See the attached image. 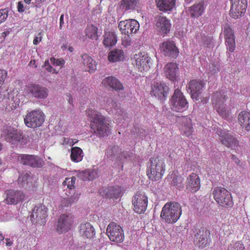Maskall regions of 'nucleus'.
Masks as SVG:
<instances>
[{"instance_id":"f257e3e1","label":"nucleus","mask_w":250,"mask_h":250,"mask_svg":"<svg viewBox=\"0 0 250 250\" xmlns=\"http://www.w3.org/2000/svg\"><path fill=\"white\" fill-rule=\"evenodd\" d=\"M182 214V207L175 202H170L166 204L163 207L161 217L167 223L173 224L179 219Z\"/></svg>"},{"instance_id":"f03ea898","label":"nucleus","mask_w":250,"mask_h":250,"mask_svg":"<svg viewBox=\"0 0 250 250\" xmlns=\"http://www.w3.org/2000/svg\"><path fill=\"white\" fill-rule=\"evenodd\" d=\"M91 127L99 137L107 136L110 132L108 121L99 113L95 112L91 116Z\"/></svg>"},{"instance_id":"7ed1b4c3","label":"nucleus","mask_w":250,"mask_h":250,"mask_svg":"<svg viewBox=\"0 0 250 250\" xmlns=\"http://www.w3.org/2000/svg\"><path fill=\"white\" fill-rule=\"evenodd\" d=\"M165 171V165L163 160L158 157L150 159L146 170L148 178L152 181L161 180Z\"/></svg>"},{"instance_id":"20e7f679","label":"nucleus","mask_w":250,"mask_h":250,"mask_svg":"<svg viewBox=\"0 0 250 250\" xmlns=\"http://www.w3.org/2000/svg\"><path fill=\"white\" fill-rule=\"evenodd\" d=\"M215 200L221 207L226 208H231L233 202L231 193L226 188L216 187L213 191Z\"/></svg>"},{"instance_id":"39448f33","label":"nucleus","mask_w":250,"mask_h":250,"mask_svg":"<svg viewBox=\"0 0 250 250\" xmlns=\"http://www.w3.org/2000/svg\"><path fill=\"white\" fill-rule=\"evenodd\" d=\"M225 95L221 93L216 92L213 95V103L218 114L227 120H229L232 118V114L229 107H226L224 105Z\"/></svg>"},{"instance_id":"423d86ee","label":"nucleus","mask_w":250,"mask_h":250,"mask_svg":"<svg viewBox=\"0 0 250 250\" xmlns=\"http://www.w3.org/2000/svg\"><path fill=\"white\" fill-rule=\"evenodd\" d=\"M170 104L172 110L183 112L188 107V102L183 93L178 89H176L171 97Z\"/></svg>"},{"instance_id":"0eeeda50","label":"nucleus","mask_w":250,"mask_h":250,"mask_svg":"<svg viewBox=\"0 0 250 250\" xmlns=\"http://www.w3.org/2000/svg\"><path fill=\"white\" fill-rule=\"evenodd\" d=\"M27 95L38 99H46L49 93V89L37 83H29L26 85Z\"/></svg>"},{"instance_id":"6e6552de","label":"nucleus","mask_w":250,"mask_h":250,"mask_svg":"<svg viewBox=\"0 0 250 250\" xmlns=\"http://www.w3.org/2000/svg\"><path fill=\"white\" fill-rule=\"evenodd\" d=\"M24 120L25 124L28 127H39L44 122V115L39 110H33L26 115Z\"/></svg>"},{"instance_id":"1a4fd4ad","label":"nucleus","mask_w":250,"mask_h":250,"mask_svg":"<svg viewBox=\"0 0 250 250\" xmlns=\"http://www.w3.org/2000/svg\"><path fill=\"white\" fill-rule=\"evenodd\" d=\"M47 208L43 204L36 205L30 215V219L32 222L41 225H44L47 217Z\"/></svg>"},{"instance_id":"9d476101","label":"nucleus","mask_w":250,"mask_h":250,"mask_svg":"<svg viewBox=\"0 0 250 250\" xmlns=\"http://www.w3.org/2000/svg\"><path fill=\"white\" fill-rule=\"evenodd\" d=\"M106 234L111 241L121 243L124 240L123 229L120 225L116 223H109L106 229Z\"/></svg>"},{"instance_id":"9b49d317","label":"nucleus","mask_w":250,"mask_h":250,"mask_svg":"<svg viewBox=\"0 0 250 250\" xmlns=\"http://www.w3.org/2000/svg\"><path fill=\"white\" fill-rule=\"evenodd\" d=\"M1 137L7 142L13 144L21 142L23 139L21 133L10 126H5L3 128L1 132Z\"/></svg>"},{"instance_id":"f8f14e48","label":"nucleus","mask_w":250,"mask_h":250,"mask_svg":"<svg viewBox=\"0 0 250 250\" xmlns=\"http://www.w3.org/2000/svg\"><path fill=\"white\" fill-rule=\"evenodd\" d=\"M4 202L8 205H17L22 202L25 198V194L20 190L9 189L5 191Z\"/></svg>"},{"instance_id":"ddd939ff","label":"nucleus","mask_w":250,"mask_h":250,"mask_svg":"<svg viewBox=\"0 0 250 250\" xmlns=\"http://www.w3.org/2000/svg\"><path fill=\"white\" fill-rule=\"evenodd\" d=\"M231 2L230 16L237 19L244 15L247 6L246 0H231Z\"/></svg>"},{"instance_id":"4468645a","label":"nucleus","mask_w":250,"mask_h":250,"mask_svg":"<svg viewBox=\"0 0 250 250\" xmlns=\"http://www.w3.org/2000/svg\"><path fill=\"white\" fill-rule=\"evenodd\" d=\"M121 33L129 35L136 33L139 29V23L135 20L130 19L121 21L118 25Z\"/></svg>"},{"instance_id":"2eb2a0df","label":"nucleus","mask_w":250,"mask_h":250,"mask_svg":"<svg viewBox=\"0 0 250 250\" xmlns=\"http://www.w3.org/2000/svg\"><path fill=\"white\" fill-rule=\"evenodd\" d=\"M147 202V197L144 193H137L132 199L134 210L139 214L143 213L146 209Z\"/></svg>"},{"instance_id":"dca6fc26","label":"nucleus","mask_w":250,"mask_h":250,"mask_svg":"<svg viewBox=\"0 0 250 250\" xmlns=\"http://www.w3.org/2000/svg\"><path fill=\"white\" fill-rule=\"evenodd\" d=\"M218 135L220 136V140L222 144L227 147L232 149H236L239 146V141L234 136L221 129L217 131Z\"/></svg>"},{"instance_id":"f3484780","label":"nucleus","mask_w":250,"mask_h":250,"mask_svg":"<svg viewBox=\"0 0 250 250\" xmlns=\"http://www.w3.org/2000/svg\"><path fill=\"white\" fill-rule=\"evenodd\" d=\"M136 66L140 72L148 70L151 64V58L147 54L140 53L134 56Z\"/></svg>"},{"instance_id":"a211bd4d","label":"nucleus","mask_w":250,"mask_h":250,"mask_svg":"<svg viewBox=\"0 0 250 250\" xmlns=\"http://www.w3.org/2000/svg\"><path fill=\"white\" fill-rule=\"evenodd\" d=\"M17 159L21 164L32 167H41L43 165L42 160L35 155L21 154L18 155Z\"/></svg>"},{"instance_id":"6ab92c4d","label":"nucleus","mask_w":250,"mask_h":250,"mask_svg":"<svg viewBox=\"0 0 250 250\" xmlns=\"http://www.w3.org/2000/svg\"><path fill=\"white\" fill-rule=\"evenodd\" d=\"M161 52L164 55L176 58L179 54V51L173 42L167 40L164 42L160 46Z\"/></svg>"},{"instance_id":"aec40b11","label":"nucleus","mask_w":250,"mask_h":250,"mask_svg":"<svg viewBox=\"0 0 250 250\" xmlns=\"http://www.w3.org/2000/svg\"><path fill=\"white\" fill-rule=\"evenodd\" d=\"M209 234L208 231L204 228L196 229L194 235L195 244L201 249L205 248L208 243Z\"/></svg>"},{"instance_id":"412c9836","label":"nucleus","mask_w":250,"mask_h":250,"mask_svg":"<svg viewBox=\"0 0 250 250\" xmlns=\"http://www.w3.org/2000/svg\"><path fill=\"white\" fill-rule=\"evenodd\" d=\"M167 90L168 87L164 83H156L152 87L151 94L163 102L166 100Z\"/></svg>"},{"instance_id":"4be33fe9","label":"nucleus","mask_w":250,"mask_h":250,"mask_svg":"<svg viewBox=\"0 0 250 250\" xmlns=\"http://www.w3.org/2000/svg\"><path fill=\"white\" fill-rule=\"evenodd\" d=\"M205 86V83L200 80H193L190 82L188 89L193 99L199 100V96L202 93Z\"/></svg>"},{"instance_id":"5701e85b","label":"nucleus","mask_w":250,"mask_h":250,"mask_svg":"<svg viewBox=\"0 0 250 250\" xmlns=\"http://www.w3.org/2000/svg\"><path fill=\"white\" fill-rule=\"evenodd\" d=\"M73 222V218L71 215L62 214L58 221L57 231L61 233L67 231L70 229Z\"/></svg>"},{"instance_id":"b1692460","label":"nucleus","mask_w":250,"mask_h":250,"mask_svg":"<svg viewBox=\"0 0 250 250\" xmlns=\"http://www.w3.org/2000/svg\"><path fill=\"white\" fill-rule=\"evenodd\" d=\"M186 187L188 190L193 192L199 189L200 188V180L197 174L192 173L188 177L186 182Z\"/></svg>"},{"instance_id":"393cba45","label":"nucleus","mask_w":250,"mask_h":250,"mask_svg":"<svg viewBox=\"0 0 250 250\" xmlns=\"http://www.w3.org/2000/svg\"><path fill=\"white\" fill-rule=\"evenodd\" d=\"M80 233L83 238L91 239L95 235L93 227L88 222L82 223L80 226Z\"/></svg>"},{"instance_id":"a878e982","label":"nucleus","mask_w":250,"mask_h":250,"mask_svg":"<svg viewBox=\"0 0 250 250\" xmlns=\"http://www.w3.org/2000/svg\"><path fill=\"white\" fill-rule=\"evenodd\" d=\"M155 22L156 28L159 32L165 34L169 31L170 23L166 17L160 16L156 18Z\"/></svg>"},{"instance_id":"bb28decb","label":"nucleus","mask_w":250,"mask_h":250,"mask_svg":"<svg viewBox=\"0 0 250 250\" xmlns=\"http://www.w3.org/2000/svg\"><path fill=\"white\" fill-rule=\"evenodd\" d=\"M105 86H109L115 90H120L123 89V85L119 80L113 77H108L104 79L102 82Z\"/></svg>"},{"instance_id":"cd10ccee","label":"nucleus","mask_w":250,"mask_h":250,"mask_svg":"<svg viewBox=\"0 0 250 250\" xmlns=\"http://www.w3.org/2000/svg\"><path fill=\"white\" fill-rule=\"evenodd\" d=\"M178 71V68L175 63H168L164 67V72L166 77L171 81L175 79Z\"/></svg>"},{"instance_id":"c85d7f7f","label":"nucleus","mask_w":250,"mask_h":250,"mask_svg":"<svg viewBox=\"0 0 250 250\" xmlns=\"http://www.w3.org/2000/svg\"><path fill=\"white\" fill-rule=\"evenodd\" d=\"M240 124L248 131H250V113L247 111L241 112L238 117Z\"/></svg>"},{"instance_id":"c756f323","label":"nucleus","mask_w":250,"mask_h":250,"mask_svg":"<svg viewBox=\"0 0 250 250\" xmlns=\"http://www.w3.org/2000/svg\"><path fill=\"white\" fill-rule=\"evenodd\" d=\"M157 5L161 11L171 10L175 5V0H157Z\"/></svg>"},{"instance_id":"7c9ffc66","label":"nucleus","mask_w":250,"mask_h":250,"mask_svg":"<svg viewBox=\"0 0 250 250\" xmlns=\"http://www.w3.org/2000/svg\"><path fill=\"white\" fill-rule=\"evenodd\" d=\"M108 58L110 62L122 61L125 58L124 53L122 50L114 49L109 53Z\"/></svg>"},{"instance_id":"2f4dec72","label":"nucleus","mask_w":250,"mask_h":250,"mask_svg":"<svg viewBox=\"0 0 250 250\" xmlns=\"http://www.w3.org/2000/svg\"><path fill=\"white\" fill-rule=\"evenodd\" d=\"M182 131L186 136H190L193 132L191 120L189 117H185L182 119Z\"/></svg>"},{"instance_id":"473e14b6","label":"nucleus","mask_w":250,"mask_h":250,"mask_svg":"<svg viewBox=\"0 0 250 250\" xmlns=\"http://www.w3.org/2000/svg\"><path fill=\"white\" fill-rule=\"evenodd\" d=\"M82 62L86 67V69L88 71H93L96 69L95 62L92 58L86 54H83L82 56Z\"/></svg>"},{"instance_id":"72a5a7b5","label":"nucleus","mask_w":250,"mask_h":250,"mask_svg":"<svg viewBox=\"0 0 250 250\" xmlns=\"http://www.w3.org/2000/svg\"><path fill=\"white\" fill-rule=\"evenodd\" d=\"M117 41V37L114 33L108 32L104 34L103 43L105 46H113L116 44Z\"/></svg>"},{"instance_id":"f704fd0d","label":"nucleus","mask_w":250,"mask_h":250,"mask_svg":"<svg viewBox=\"0 0 250 250\" xmlns=\"http://www.w3.org/2000/svg\"><path fill=\"white\" fill-rule=\"evenodd\" d=\"M83 150L79 147H73L71 148L70 158L71 160L75 162H81L83 158Z\"/></svg>"},{"instance_id":"c9c22d12","label":"nucleus","mask_w":250,"mask_h":250,"mask_svg":"<svg viewBox=\"0 0 250 250\" xmlns=\"http://www.w3.org/2000/svg\"><path fill=\"white\" fill-rule=\"evenodd\" d=\"M204 4L203 2H200L193 5L190 7V14L192 17H199L203 13L204 11Z\"/></svg>"},{"instance_id":"e433bc0d","label":"nucleus","mask_w":250,"mask_h":250,"mask_svg":"<svg viewBox=\"0 0 250 250\" xmlns=\"http://www.w3.org/2000/svg\"><path fill=\"white\" fill-rule=\"evenodd\" d=\"M120 150L118 146H113L109 147L105 153V155L108 158H110L112 160L115 158H120Z\"/></svg>"},{"instance_id":"4c0bfd02","label":"nucleus","mask_w":250,"mask_h":250,"mask_svg":"<svg viewBox=\"0 0 250 250\" xmlns=\"http://www.w3.org/2000/svg\"><path fill=\"white\" fill-rule=\"evenodd\" d=\"M97 30L96 26L93 25H88L85 30V35L90 39L97 40L98 38Z\"/></svg>"},{"instance_id":"58836bf2","label":"nucleus","mask_w":250,"mask_h":250,"mask_svg":"<svg viewBox=\"0 0 250 250\" xmlns=\"http://www.w3.org/2000/svg\"><path fill=\"white\" fill-rule=\"evenodd\" d=\"M121 5L123 9L126 10L134 9L137 4V0H122Z\"/></svg>"},{"instance_id":"ea45409f","label":"nucleus","mask_w":250,"mask_h":250,"mask_svg":"<svg viewBox=\"0 0 250 250\" xmlns=\"http://www.w3.org/2000/svg\"><path fill=\"white\" fill-rule=\"evenodd\" d=\"M225 42L227 49L230 52H234L235 49V38L225 39Z\"/></svg>"},{"instance_id":"a19ab883","label":"nucleus","mask_w":250,"mask_h":250,"mask_svg":"<svg viewBox=\"0 0 250 250\" xmlns=\"http://www.w3.org/2000/svg\"><path fill=\"white\" fill-rule=\"evenodd\" d=\"M108 105L111 109H114L115 110H116L115 114L118 113V114L123 116V118H125V113L119 108H116L117 107V104L116 102H114L113 101H111V102L109 103Z\"/></svg>"},{"instance_id":"79ce46f5","label":"nucleus","mask_w":250,"mask_h":250,"mask_svg":"<svg viewBox=\"0 0 250 250\" xmlns=\"http://www.w3.org/2000/svg\"><path fill=\"white\" fill-rule=\"evenodd\" d=\"M224 35L225 39L235 38L234 32L229 24H226L224 26Z\"/></svg>"},{"instance_id":"37998d69","label":"nucleus","mask_w":250,"mask_h":250,"mask_svg":"<svg viewBox=\"0 0 250 250\" xmlns=\"http://www.w3.org/2000/svg\"><path fill=\"white\" fill-rule=\"evenodd\" d=\"M76 177L72 176L71 178H66L63 182L64 185L67 186V188L72 189L74 188L76 182Z\"/></svg>"},{"instance_id":"c03bdc74","label":"nucleus","mask_w":250,"mask_h":250,"mask_svg":"<svg viewBox=\"0 0 250 250\" xmlns=\"http://www.w3.org/2000/svg\"><path fill=\"white\" fill-rule=\"evenodd\" d=\"M18 180L19 183H20L22 187H24L26 184L28 183L30 180L29 176L26 173H22L19 176Z\"/></svg>"},{"instance_id":"a18cd8bd","label":"nucleus","mask_w":250,"mask_h":250,"mask_svg":"<svg viewBox=\"0 0 250 250\" xmlns=\"http://www.w3.org/2000/svg\"><path fill=\"white\" fill-rule=\"evenodd\" d=\"M79 198V194L78 193H75L71 197L68 198L66 199H65V202H66L65 205L69 206L71 205L72 203L77 201Z\"/></svg>"},{"instance_id":"49530a36","label":"nucleus","mask_w":250,"mask_h":250,"mask_svg":"<svg viewBox=\"0 0 250 250\" xmlns=\"http://www.w3.org/2000/svg\"><path fill=\"white\" fill-rule=\"evenodd\" d=\"M87 180L90 181L94 179L97 176V172L95 169L86 170Z\"/></svg>"},{"instance_id":"de8ad7c7","label":"nucleus","mask_w":250,"mask_h":250,"mask_svg":"<svg viewBox=\"0 0 250 250\" xmlns=\"http://www.w3.org/2000/svg\"><path fill=\"white\" fill-rule=\"evenodd\" d=\"M75 175L77 177L81 179L83 181H86L87 180V174H86V170H82V171H75Z\"/></svg>"},{"instance_id":"09e8293b","label":"nucleus","mask_w":250,"mask_h":250,"mask_svg":"<svg viewBox=\"0 0 250 250\" xmlns=\"http://www.w3.org/2000/svg\"><path fill=\"white\" fill-rule=\"evenodd\" d=\"M132 42L129 35H125L122 38V45L125 47H127L128 46L131 45Z\"/></svg>"},{"instance_id":"8fccbe9b","label":"nucleus","mask_w":250,"mask_h":250,"mask_svg":"<svg viewBox=\"0 0 250 250\" xmlns=\"http://www.w3.org/2000/svg\"><path fill=\"white\" fill-rule=\"evenodd\" d=\"M8 16V10L7 9L0 10V21L1 23L4 22Z\"/></svg>"},{"instance_id":"3c124183","label":"nucleus","mask_w":250,"mask_h":250,"mask_svg":"<svg viewBox=\"0 0 250 250\" xmlns=\"http://www.w3.org/2000/svg\"><path fill=\"white\" fill-rule=\"evenodd\" d=\"M105 196L108 198H112L115 197V196L117 195L119 192H114V188L112 187L109 189H107V191H105Z\"/></svg>"},{"instance_id":"603ef678","label":"nucleus","mask_w":250,"mask_h":250,"mask_svg":"<svg viewBox=\"0 0 250 250\" xmlns=\"http://www.w3.org/2000/svg\"><path fill=\"white\" fill-rule=\"evenodd\" d=\"M50 61L53 65L56 66H61L64 64V61L62 59L51 58Z\"/></svg>"},{"instance_id":"864d4df0","label":"nucleus","mask_w":250,"mask_h":250,"mask_svg":"<svg viewBox=\"0 0 250 250\" xmlns=\"http://www.w3.org/2000/svg\"><path fill=\"white\" fill-rule=\"evenodd\" d=\"M244 245L240 241L234 243L232 246V250H244Z\"/></svg>"},{"instance_id":"5fc2aeb1","label":"nucleus","mask_w":250,"mask_h":250,"mask_svg":"<svg viewBox=\"0 0 250 250\" xmlns=\"http://www.w3.org/2000/svg\"><path fill=\"white\" fill-rule=\"evenodd\" d=\"M7 77V72L4 70L0 69V84H3Z\"/></svg>"},{"instance_id":"6e6d98bb","label":"nucleus","mask_w":250,"mask_h":250,"mask_svg":"<svg viewBox=\"0 0 250 250\" xmlns=\"http://www.w3.org/2000/svg\"><path fill=\"white\" fill-rule=\"evenodd\" d=\"M231 159L234 162V163L238 166L241 167L242 163L235 155L232 154Z\"/></svg>"},{"instance_id":"4d7b16f0","label":"nucleus","mask_w":250,"mask_h":250,"mask_svg":"<svg viewBox=\"0 0 250 250\" xmlns=\"http://www.w3.org/2000/svg\"><path fill=\"white\" fill-rule=\"evenodd\" d=\"M182 182L181 179L176 175L173 176L172 183L174 185H178Z\"/></svg>"},{"instance_id":"13d9d810","label":"nucleus","mask_w":250,"mask_h":250,"mask_svg":"<svg viewBox=\"0 0 250 250\" xmlns=\"http://www.w3.org/2000/svg\"><path fill=\"white\" fill-rule=\"evenodd\" d=\"M18 11L20 13H22L24 11V7L22 1H19L17 5Z\"/></svg>"},{"instance_id":"bf43d9fd","label":"nucleus","mask_w":250,"mask_h":250,"mask_svg":"<svg viewBox=\"0 0 250 250\" xmlns=\"http://www.w3.org/2000/svg\"><path fill=\"white\" fill-rule=\"evenodd\" d=\"M45 69L49 72H52L53 73L57 74L58 72L56 71V70L54 69L51 66L48 65Z\"/></svg>"},{"instance_id":"052dcab7","label":"nucleus","mask_w":250,"mask_h":250,"mask_svg":"<svg viewBox=\"0 0 250 250\" xmlns=\"http://www.w3.org/2000/svg\"><path fill=\"white\" fill-rule=\"evenodd\" d=\"M41 41V37H36L33 40V44L34 45H37Z\"/></svg>"},{"instance_id":"680f3d73","label":"nucleus","mask_w":250,"mask_h":250,"mask_svg":"<svg viewBox=\"0 0 250 250\" xmlns=\"http://www.w3.org/2000/svg\"><path fill=\"white\" fill-rule=\"evenodd\" d=\"M63 17H64V15L62 14L61 16V17L60 19V29H61L62 28V25L64 24Z\"/></svg>"},{"instance_id":"e2e57ef3","label":"nucleus","mask_w":250,"mask_h":250,"mask_svg":"<svg viewBox=\"0 0 250 250\" xmlns=\"http://www.w3.org/2000/svg\"><path fill=\"white\" fill-rule=\"evenodd\" d=\"M72 141V139H70L68 138H64L63 140V143L66 144H69L70 145V142Z\"/></svg>"},{"instance_id":"0e129e2a","label":"nucleus","mask_w":250,"mask_h":250,"mask_svg":"<svg viewBox=\"0 0 250 250\" xmlns=\"http://www.w3.org/2000/svg\"><path fill=\"white\" fill-rule=\"evenodd\" d=\"M6 245L7 246H10L12 244V242L10 241L9 239H6Z\"/></svg>"},{"instance_id":"69168bd1","label":"nucleus","mask_w":250,"mask_h":250,"mask_svg":"<svg viewBox=\"0 0 250 250\" xmlns=\"http://www.w3.org/2000/svg\"><path fill=\"white\" fill-rule=\"evenodd\" d=\"M9 34V31L4 32L1 33V36L4 38Z\"/></svg>"},{"instance_id":"338daca9","label":"nucleus","mask_w":250,"mask_h":250,"mask_svg":"<svg viewBox=\"0 0 250 250\" xmlns=\"http://www.w3.org/2000/svg\"><path fill=\"white\" fill-rule=\"evenodd\" d=\"M68 101L69 104H72L73 99L70 95L69 96V99H68Z\"/></svg>"},{"instance_id":"774afa93","label":"nucleus","mask_w":250,"mask_h":250,"mask_svg":"<svg viewBox=\"0 0 250 250\" xmlns=\"http://www.w3.org/2000/svg\"><path fill=\"white\" fill-rule=\"evenodd\" d=\"M36 3L37 4H40L42 2H44L45 0H35Z\"/></svg>"}]
</instances>
